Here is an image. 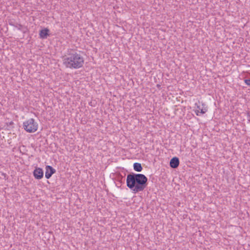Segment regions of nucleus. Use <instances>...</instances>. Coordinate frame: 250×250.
Listing matches in <instances>:
<instances>
[{
	"instance_id": "11",
	"label": "nucleus",
	"mask_w": 250,
	"mask_h": 250,
	"mask_svg": "<svg viewBox=\"0 0 250 250\" xmlns=\"http://www.w3.org/2000/svg\"><path fill=\"white\" fill-rule=\"evenodd\" d=\"M195 113L197 116H200V111L196 109L195 111Z\"/></svg>"
},
{
	"instance_id": "5",
	"label": "nucleus",
	"mask_w": 250,
	"mask_h": 250,
	"mask_svg": "<svg viewBox=\"0 0 250 250\" xmlns=\"http://www.w3.org/2000/svg\"><path fill=\"white\" fill-rule=\"evenodd\" d=\"M45 170V176L46 179H49L56 172V170L50 166H46Z\"/></svg>"
},
{
	"instance_id": "10",
	"label": "nucleus",
	"mask_w": 250,
	"mask_h": 250,
	"mask_svg": "<svg viewBox=\"0 0 250 250\" xmlns=\"http://www.w3.org/2000/svg\"><path fill=\"white\" fill-rule=\"evenodd\" d=\"M244 82L247 85L250 86V79H245Z\"/></svg>"
},
{
	"instance_id": "6",
	"label": "nucleus",
	"mask_w": 250,
	"mask_h": 250,
	"mask_svg": "<svg viewBox=\"0 0 250 250\" xmlns=\"http://www.w3.org/2000/svg\"><path fill=\"white\" fill-rule=\"evenodd\" d=\"M169 165L171 167L173 168H177L179 165V159L176 157L172 158L170 161Z\"/></svg>"
},
{
	"instance_id": "4",
	"label": "nucleus",
	"mask_w": 250,
	"mask_h": 250,
	"mask_svg": "<svg viewBox=\"0 0 250 250\" xmlns=\"http://www.w3.org/2000/svg\"><path fill=\"white\" fill-rule=\"evenodd\" d=\"M33 175L36 179H41L43 177V171L42 168L37 167L33 171Z\"/></svg>"
},
{
	"instance_id": "9",
	"label": "nucleus",
	"mask_w": 250,
	"mask_h": 250,
	"mask_svg": "<svg viewBox=\"0 0 250 250\" xmlns=\"http://www.w3.org/2000/svg\"><path fill=\"white\" fill-rule=\"evenodd\" d=\"M133 168L134 170L137 172H140L142 170L143 168L141 164L138 163H135L133 165Z\"/></svg>"
},
{
	"instance_id": "2",
	"label": "nucleus",
	"mask_w": 250,
	"mask_h": 250,
	"mask_svg": "<svg viewBox=\"0 0 250 250\" xmlns=\"http://www.w3.org/2000/svg\"><path fill=\"white\" fill-rule=\"evenodd\" d=\"M83 63V58L75 52L68 53L63 58V64L67 68L78 69L82 67Z\"/></svg>"
},
{
	"instance_id": "3",
	"label": "nucleus",
	"mask_w": 250,
	"mask_h": 250,
	"mask_svg": "<svg viewBox=\"0 0 250 250\" xmlns=\"http://www.w3.org/2000/svg\"><path fill=\"white\" fill-rule=\"evenodd\" d=\"M23 126L26 132L33 133L38 130V124L34 119L30 118L23 122Z\"/></svg>"
},
{
	"instance_id": "7",
	"label": "nucleus",
	"mask_w": 250,
	"mask_h": 250,
	"mask_svg": "<svg viewBox=\"0 0 250 250\" xmlns=\"http://www.w3.org/2000/svg\"><path fill=\"white\" fill-rule=\"evenodd\" d=\"M195 105L197 107V109L200 111V113L205 114L208 110V109L206 107H205V105L204 104H202V106L200 105H198L197 103L195 104Z\"/></svg>"
},
{
	"instance_id": "12",
	"label": "nucleus",
	"mask_w": 250,
	"mask_h": 250,
	"mask_svg": "<svg viewBox=\"0 0 250 250\" xmlns=\"http://www.w3.org/2000/svg\"><path fill=\"white\" fill-rule=\"evenodd\" d=\"M249 121H250V119H249Z\"/></svg>"
},
{
	"instance_id": "8",
	"label": "nucleus",
	"mask_w": 250,
	"mask_h": 250,
	"mask_svg": "<svg viewBox=\"0 0 250 250\" xmlns=\"http://www.w3.org/2000/svg\"><path fill=\"white\" fill-rule=\"evenodd\" d=\"M49 30L47 29H44L40 31V36L41 38L46 39L48 36V33Z\"/></svg>"
},
{
	"instance_id": "1",
	"label": "nucleus",
	"mask_w": 250,
	"mask_h": 250,
	"mask_svg": "<svg viewBox=\"0 0 250 250\" xmlns=\"http://www.w3.org/2000/svg\"><path fill=\"white\" fill-rule=\"evenodd\" d=\"M147 178L144 174L131 173L127 175L126 186L134 193L143 191L147 186Z\"/></svg>"
}]
</instances>
